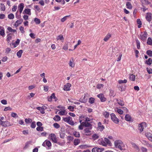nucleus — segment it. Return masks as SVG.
<instances>
[{
    "mask_svg": "<svg viewBox=\"0 0 152 152\" xmlns=\"http://www.w3.org/2000/svg\"><path fill=\"white\" fill-rule=\"evenodd\" d=\"M115 145L116 148H118L121 150H122L123 143L120 140H116L115 141Z\"/></svg>",
    "mask_w": 152,
    "mask_h": 152,
    "instance_id": "f257e3e1",
    "label": "nucleus"
},
{
    "mask_svg": "<svg viewBox=\"0 0 152 152\" xmlns=\"http://www.w3.org/2000/svg\"><path fill=\"white\" fill-rule=\"evenodd\" d=\"M63 120L64 122L69 125L72 126L74 125V121H72V118L70 116L68 117L63 118Z\"/></svg>",
    "mask_w": 152,
    "mask_h": 152,
    "instance_id": "f03ea898",
    "label": "nucleus"
},
{
    "mask_svg": "<svg viewBox=\"0 0 152 152\" xmlns=\"http://www.w3.org/2000/svg\"><path fill=\"white\" fill-rule=\"evenodd\" d=\"M140 39L143 41H145L147 37V33L146 31L141 32L140 34Z\"/></svg>",
    "mask_w": 152,
    "mask_h": 152,
    "instance_id": "7ed1b4c3",
    "label": "nucleus"
},
{
    "mask_svg": "<svg viewBox=\"0 0 152 152\" xmlns=\"http://www.w3.org/2000/svg\"><path fill=\"white\" fill-rule=\"evenodd\" d=\"M111 119L112 121L116 124H118L119 122V120L116 117L115 114L114 113L110 114Z\"/></svg>",
    "mask_w": 152,
    "mask_h": 152,
    "instance_id": "20e7f679",
    "label": "nucleus"
},
{
    "mask_svg": "<svg viewBox=\"0 0 152 152\" xmlns=\"http://www.w3.org/2000/svg\"><path fill=\"white\" fill-rule=\"evenodd\" d=\"M49 137H50V139L54 142H57V139L56 135L53 133H51L49 135Z\"/></svg>",
    "mask_w": 152,
    "mask_h": 152,
    "instance_id": "39448f33",
    "label": "nucleus"
},
{
    "mask_svg": "<svg viewBox=\"0 0 152 152\" xmlns=\"http://www.w3.org/2000/svg\"><path fill=\"white\" fill-rule=\"evenodd\" d=\"M80 122L81 124L86 127H88L87 128H89L90 129H92V125L90 123L88 122H82V120H80Z\"/></svg>",
    "mask_w": 152,
    "mask_h": 152,
    "instance_id": "423d86ee",
    "label": "nucleus"
},
{
    "mask_svg": "<svg viewBox=\"0 0 152 152\" xmlns=\"http://www.w3.org/2000/svg\"><path fill=\"white\" fill-rule=\"evenodd\" d=\"M146 124L145 122H143L139 124L138 125V129L140 132L143 131L144 127L146 126Z\"/></svg>",
    "mask_w": 152,
    "mask_h": 152,
    "instance_id": "0eeeda50",
    "label": "nucleus"
},
{
    "mask_svg": "<svg viewBox=\"0 0 152 152\" xmlns=\"http://www.w3.org/2000/svg\"><path fill=\"white\" fill-rule=\"evenodd\" d=\"M98 97L99 98L101 102H104L106 100V99L104 96V95L103 94H100L97 95Z\"/></svg>",
    "mask_w": 152,
    "mask_h": 152,
    "instance_id": "6e6552de",
    "label": "nucleus"
},
{
    "mask_svg": "<svg viewBox=\"0 0 152 152\" xmlns=\"http://www.w3.org/2000/svg\"><path fill=\"white\" fill-rule=\"evenodd\" d=\"M104 150V149L102 148H100L98 147H95L92 149V152H102Z\"/></svg>",
    "mask_w": 152,
    "mask_h": 152,
    "instance_id": "1a4fd4ad",
    "label": "nucleus"
},
{
    "mask_svg": "<svg viewBox=\"0 0 152 152\" xmlns=\"http://www.w3.org/2000/svg\"><path fill=\"white\" fill-rule=\"evenodd\" d=\"M89 128H86L84 129V134L86 135H89L91 134V131Z\"/></svg>",
    "mask_w": 152,
    "mask_h": 152,
    "instance_id": "9d476101",
    "label": "nucleus"
},
{
    "mask_svg": "<svg viewBox=\"0 0 152 152\" xmlns=\"http://www.w3.org/2000/svg\"><path fill=\"white\" fill-rule=\"evenodd\" d=\"M71 84L69 83H67L64 86V89L65 91H69L70 90V87L71 86Z\"/></svg>",
    "mask_w": 152,
    "mask_h": 152,
    "instance_id": "9b49d317",
    "label": "nucleus"
},
{
    "mask_svg": "<svg viewBox=\"0 0 152 152\" xmlns=\"http://www.w3.org/2000/svg\"><path fill=\"white\" fill-rule=\"evenodd\" d=\"M11 125V124L9 122L7 121H3L1 126H3L6 127L7 126H9Z\"/></svg>",
    "mask_w": 152,
    "mask_h": 152,
    "instance_id": "f8f14e48",
    "label": "nucleus"
},
{
    "mask_svg": "<svg viewBox=\"0 0 152 152\" xmlns=\"http://www.w3.org/2000/svg\"><path fill=\"white\" fill-rule=\"evenodd\" d=\"M146 19L149 22L151 20V14L150 13H147L146 15Z\"/></svg>",
    "mask_w": 152,
    "mask_h": 152,
    "instance_id": "ddd939ff",
    "label": "nucleus"
},
{
    "mask_svg": "<svg viewBox=\"0 0 152 152\" xmlns=\"http://www.w3.org/2000/svg\"><path fill=\"white\" fill-rule=\"evenodd\" d=\"M145 136L151 141L152 142V134L147 132L145 134Z\"/></svg>",
    "mask_w": 152,
    "mask_h": 152,
    "instance_id": "4468645a",
    "label": "nucleus"
},
{
    "mask_svg": "<svg viewBox=\"0 0 152 152\" xmlns=\"http://www.w3.org/2000/svg\"><path fill=\"white\" fill-rule=\"evenodd\" d=\"M98 143L100 145L103 146H106L105 143L104 142V140H103L102 138L99 139L98 141Z\"/></svg>",
    "mask_w": 152,
    "mask_h": 152,
    "instance_id": "2eb2a0df",
    "label": "nucleus"
},
{
    "mask_svg": "<svg viewBox=\"0 0 152 152\" xmlns=\"http://www.w3.org/2000/svg\"><path fill=\"white\" fill-rule=\"evenodd\" d=\"M87 96L85 95L84 96H82V97L79 99V101L81 102L84 103L86 102L87 98Z\"/></svg>",
    "mask_w": 152,
    "mask_h": 152,
    "instance_id": "dca6fc26",
    "label": "nucleus"
},
{
    "mask_svg": "<svg viewBox=\"0 0 152 152\" xmlns=\"http://www.w3.org/2000/svg\"><path fill=\"white\" fill-rule=\"evenodd\" d=\"M13 34L11 33H9L7 35V40L8 43L10 42V40L12 39Z\"/></svg>",
    "mask_w": 152,
    "mask_h": 152,
    "instance_id": "f3484780",
    "label": "nucleus"
},
{
    "mask_svg": "<svg viewBox=\"0 0 152 152\" xmlns=\"http://www.w3.org/2000/svg\"><path fill=\"white\" fill-rule=\"evenodd\" d=\"M0 35L3 37L5 36L4 28L3 27L1 26H0Z\"/></svg>",
    "mask_w": 152,
    "mask_h": 152,
    "instance_id": "a211bd4d",
    "label": "nucleus"
},
{
    "mask_svg": "<svg viewBox=\"0 0 152 152\" xmlns=\"http://www.w3.org/2000/svg\"><path fill=\"white\" fill-rule=\"evenodd\" d=\"M104 142L105 143L106 146L107 145L109 146H111V143L109 140V139L107 138H104Z\"/></svg>",
    "mask_w": 152,
    "mask_h": 152,
    "instance_id": "6ab92c4d",
    "label": "nucleus"
},
{
    "mask_svg": "<svg viewBox=\"0 0 152 152\" xmlns=\"http://www.w3.org/2000/svg\"><path fill=\"white\" fill-rule=\"evenodd\" d=\"M24 8V4L23 3L20 4L18 6V9L19 10L20 13H21Z\"/></svg>",
    "mask_w": 152,
    "mask_h": 152,
    "instance_id": "aec40b11",
    "label": "nucleus"
},
{
    "mask_svg": "<svg viewBox=\"0 0 152 152\" xmlns=\"http://www.w3.org/2000/svg\"><path fill=\"white\" fill-rule=\"evenodd\" d=\"M58 114L60 115H65L67 114V112L64 110H61L58 113Z\"/></svg>",
    "mask_w": 152,
    "mask_h": 152,
    "instance_id": "412c9836",
    "label": "nucleus"
},
{
    "mask_svg": "<svg viewBox=\"0 0 152 152\" xmlns=\"http://www.w3.org/2000/svg\"><path fill=\"white\" fill-rule=\"evenodd\" d=\"M102 114L106 118H107L109 117L110 114L109 112L104 111L103 112Z\"/></svg>",
    "mask_w": 152,
    "mask_h": 152,
    "instance_id": "4be33fe9",
    "label": "nucleus"
},
{
    "mask_svg": "<svg viewBox=\"0 0 152 152\" xmlns=\"http://www.w3.org/2000/svg\"><path fill=\"white\" fill-rule=\"evenodd\" d=\"M98 126L99 129L101 131H102L104 128V126L100 122L98 123Z\"/></svg>",
    "mask_w": 152,
    "mask_h": 152,
    "instance_id": "5701e85b",
    "label": "nucleus"
},
{
    "mask_svg": "<svg viewBox=\"0 0 152 152\" xmlns=\"http://www.w3.org/2000/svg\"><path fill=\"white\" fill-rule=\"evenodd\" d=\"M117 101L118 104L121 106H123L124 105V102L123 100L121 99H118L117 100Z\"/></svg>",
    "mask_w": 152,
    "mask_h": 152,
    "instance_id": "b1692460",
    "label": "nucleus"
},
{
    "mask_svg": "<svg viewBox=\"0 0 152 152\" xmlns=\"http://www.w3.org/2000/svg\"><path fill=\"white\" fill-rule=\"evenodd\" d=\"M111 35L109 34H108L104 37L103 40L104 41H107L111 37Z\"/></svg>",
    "mask_w": 152,
    "mask_h": 152,
    "instance_id": "393cba45",
    "label": "nucleus"
},
{
    "mask_svg": "<svg viewBox=\"0 0 152 152\" xmlns=\"http://www.w3.org/2000/svg\"><path fill=\"white\" fill-rule=\"evenodd\" d=\"M69 64V66L71 67H74L75 66V64L73 63V58H72L70 60Z\"/></svg>",
    "mask_w": 152,
    "mask_h": 152,
    "instance_id": "a878e982",
    "label": "nucleus"
},
{
    "mask_svg": "<svg viewBox=\"0 0 152 152\" xmlns=\"http://www.w3.org/2000/svg\"><path fill=\"white\" fill-rule=\"evenodd\" d=\"M132 147L135 149L137 151H139L140 150V149L139 148L138 146L135 143H132Z\"/></svg>",
    "mask_w": 152,
    "mask_h": 152,
    "instance_id": "bb28decb",
    "label": "nucleus"
},
{
    "mask_svg": "<svg viewBox=\"0 0 152 152\" xmlns=\"http://www.w3.org/2000/svg\"><path fill=\"white\" fill-rule=\"evenodd\" d=\"M37 109L39 110L41 113L42 114H44L45 113V109L41 107H37Z\"/></svg>",
    "mask_w": 152,
    "mask_h": 152,
    "instance_id": "cd10ccee",
    "label": "nucleus"
},
{
    "mask_svg": "<svg viewBox=\"0 0 152 152\" xmlns=\"http://www.w3.org/2000/svg\"><path fill=\"white\" fill-rule=\"evenodd\" d=\"M145 63L148 65H150L152 63V60L151 58H149L146 61Z\"/></svg>",
    "mask_w": 152,
    "mask_h": 152,
    "instance_id": "c85d7f7f",
    "label": "nucleus"
},
{
    "mask_svg": "<svg viewBox=\"0 0 152 152\" xmlns=\"http://www.w3.org/2000/svg\"><path fill=\"white\" fill-rule=\"evenodd\" d=\"M24 12L26 14H28L29 15H31V10L29 9H26L24 10Z\"/></svg>",
    "mask_w": 152,
    "mask_h": 152,
    "instance_id": "c756f323",
    "label": "nucleus"
},
{
    "mask_svg": "<svg viewBox=\"0 0 152 152\" xmlns=\"http://www.w3.org/2000/svg\"><path fill=\"white\" fill-rule=\"evenodd\" d=\"M125 120L128 121H129L131 120V115L129 114H126L125 115Z\"/></svg>",
    "mask_w": 152,
    "mask_h": 152,
    "instance_id": "7c9ffc66",
    "label": "nucleus"
},
{
    "mask_svg": "<svg viewBox=\"0 0 152 152\" xmlns=\"http://www.w3.org/2000/svg\"><path fill=\"white\" fill-rule=\"evenodd\" d=\"M55 143L57 144L60 146H63L65 144V142L64 140H62L59 142H58L57 141V142H56Z\"/></svg>",
    "mask_w": 152,
    "mask_h": 152,
    "instance_id": "2f4dec72",
    "label": "nucleus"
},
{
    "mask_svg": "<svg viewBox=\"0 0 152 152\" xmlns=\"http://www.w3.org/2000/svg\"><path fill=\"white\" fill-rule=\"evenodd\" d=\"M99 137V136L98 134H93L92 136V138L94 140H96L98 139Z\"/></svg>",
    "mask_w": 152,
    "mask_h": 152,
    "instance_id": "473e14b6",
    "label": "nucleus"
},
{
    "mask_svg": "<svg viewBox=\"0 0 152 152\" xmlns=\"http://www.w3.org/2000/svg\"><path fill=\"white\" fill-rule=\"evenodd\" d=\"M147 44L148 45H152V39L151 38H148L147 39Z\"/></svg>",
    "mask_w": 152,
    "mask_h": 152,
    "instance_id": "72a5a7b5",
    "label": "nucleus"
},
{
    "mask_svg": "<svg viewBox=\"0 0 152 152\" xmlns=\"http://www.w3.org/2000/svg\"><path fill=\"white\" fill-rule=\"evenodd\" d=\"M129 79L132 81H134L135 79V75L132 74L130 75L129 76Z\"/></svg>",
    "mask_w": 152,
    "mask_h": 152,
    "instance_id": "f704fd0d",
    "label": "nucleus"
},
{
    "mask_svg": "<svg viewBox=\"0 0 152 152\" xmlns=\"http://www.w3.org/2000/svg\"><path fill=\"white\" fill-rule=\"evenodd\" d=\"M53 119L56 121H58L60 120L61 118L59 116L56 115L53 118Z\"/></svg>",
    "mask_w": 152,
    "mask_h": 152,
    "instance_id": "c9c22d12",
    "label": "nucleus"
},
{
    "mask_svg": "<svg viewBox=\"0 0 152 152\" xmlns=\"http://www.w3.org/2000/svg\"><path fill=\"white\" fill-rule=\"evenodd\" d=\"M80 140L78 139H75L74 140V144L75 145H78L80 142Z\"/></svg>",
    "mask_w": 152,
    "mask_h": 152,
    "instance_id": "e433bc0d",
    "label": "nucleus"
},
{
    "mask_svg": "<svg viewBox=\"0 0 152 152\" xmlns=\"http://www.w3.org/2000/svg\"><path fill=\"white\" fill-rule=\"evenodd\" d=\"M23 53V50H19L17 53V56L18 58L21 57L22 54Z\"/></svg>",
    "mask_w": 152,
    "mask_h": 152,
    "instance_id": "4c0bfd02",
    "label": "nucleus"
},
{
    "mask_svg": "<svg viewBox=\"0 0 152 152\" xmlns=\"http://www.w3.org/2000/svg\"><path fill=\"white\" fill-rule=\"evenodd\" d=\"M7 30L10 32H15L16 31V30L15 29H13L10 27H8L7 28Z\"/></svg>",
    "mask_w": 152,
    "mask_h": 152,
    "instance_id": "58836bf2",
    "label": "nucleus"
},
{
    "mask_svg": "<svg viewBox=\"0 0 152 152\" xmlns=\"http://www.w3.org/2000/svg\"><path fill=\"white\" fill-rule=\"evenodd\" d=\"M126 6L127 8L130 9H132V6L131 3L129 2H127L126 4Z\"/></svg>",
    "mask_w": 152,
    "mask_h": 152,
    "instance_id": "ea45409f",
    "label": "nucleus"
},
{
    "mask_svg": "<svg viewBox=\"0 0 152 152\" xmlns=\"http://www.w3.org/2000/svg\"><path fill=\"white\" fill-rule=\"evenodd\" d=\"M56 39L57 40H60L62 41H63L64 39L63 36L61 35L58 36Z\"/></svg>",
    "mask_w": 152,
    "mask_h": 152,
    "instance_id": "a19ab883",
    "label": "nucleus"
},
{
    "mask_svg": "<svg viewBox=\"0 0 152 152\" xmlns=\"http://www.w3.org/2000/svg\"><path fill=\"white\" fill-rule=\"evenodd\" d=\"M137 23L139 24L138 26V28H140L141 27V25H142V22L140 19H138L137 20Z\"/></svg>",
    "mask_w": 152,
    "mask_h": 152,
    "instance_id": "79ce46f5",
    "label": "nucleus"
},
{
    "mask_svg": "<svg viewBox=\"0 0 152 152\" xmlns=\"http://www.w3.org/2000/svg\"><path fill=\"white\" fill-rule=\"evenodd\" d=\"M46 145L49 148L51 146V142L48 140H46Z\"/></svg>",
    "mask_w": 152,
    "mask_h": 152,
    "instance_id": "37998d69",
    "label": "nucleus"
},
{
    "mask_svg": "<svg viewBox=\"0 0 152 152\" xmlns=\"http://www.w3.org/2000/svg\"><path fill=\"white\" fill-rule=\"evenodd\" d=\"M137 46L138 49H139L140 48V43L138 39H136Z\"/></svg>",
    "mask_w": 152,
    "mask_h": 152,
    "instance_id": "c03bdc74",
    "label": "nucleus"
},
{
    "mask_svg": "<svg viewBox=\"0 0 152 152\" xmlns=\"http://www.w3.org/2000/svg\"><path fill=\"white\" fill-rule=\"evenodd\" d=\"M73 134L76 137H78L80 136V133L79 132L75 131L73 132Z\"/></svg>",
    "mask_w": 152,
    "mask_h": 152,
    "instance_id": "a18cd8bd",
    "label": "nucleus"
},
{
    "mask_svg": "<svg viewBox=\"0 0 152 152\" xmlns=\"http://www.w3.org/2000/svg\"><path fill=\"white\" fill-rule=\"evenodd\" d=\"M34 21L36 24H38L40 23V19L37 18H35L34 19Z\"/></svg>",
    "mask_w": 152,
    "mask_h": 152,
    "instance_id": "49530a36",
    "label": "nucleus"
},
{
    "mask_svg": "<svg viewBox=\"0 0 152 152\" xmlns=\"http://www.w3.org/2000/svg\"><path fill=\"white\" fill-rule=\"evenodd\" d=\"M14 15L12 13H10L8 15V18L10 19H12L14 18Z\"/></svg>",
    "mask_w": 152,
    "mask_h": 152,
    "instance_id": "de8ad7c7",
    "label": "nucleus"
},
{
    "mask_svg": "<svg viewBox=\"0 0 152 152\" xmlns=\"http://www.w3.org/2000/svg\"><path fill=\"white\" fill-rule=\"evenodd\" d=\"M127 81L126 80H120L118 81V83L119 84L121 83H127Z\"/></svg>",
    "mask_w": 152,
    "mask_h": 152,
    "instance_id": "09e8293b",
    "label": "nucleus"
},
{
    "mask_svg": "<svg viewBox=\"0 0 152 152\" xmlns=\"http://www.w3.org/2000/svg\"><path fill=\"white\" fill-rule=\"evenodd\" d=\"M146 53L149 56L151 57L152 56V51L151 50H148L146 51Z\"/></svg>",
    "mask_w": 152,
    "mask_h": 152,
    "instance_id": "8fccbe9b",
    "label": "nucleus"
},
{
    "mask_svg": "<svg viewBox=\"0 0 152 152\" xmlns=\"http://www.w3.org/2000/svg\"><path fill=\"white\" fill-rule=\"evenodd\" d=\"M70 16V15H69L64 17L63 18L61 19V21L63 22H64L67 19V18L69 17Z\"/></svg>",
    "mask_w": 152,
    "mask_h": 152,
    "instance_id": "3c124183",
    "label": "nucleus"
},
{
    "mask_svg": "<svg viewBox=\"0 0 152 152\" xmlns=\"http://www.w3.org/2000/svg\"><path fill=\"white\" fill-rule=\"evenodd\" d=\"M51 97H52V99H54V100L55 101H56L58 100L57 98L56 97V96H55V94L54 93H53L51 95Z\"/></svg>",
    "mask_w": 152,
    "mask_h": 152,
    "instance_id": "603ef678",
    "label": "nucleus"
},
{
    "mask_svg": "<svg viewBox=\"0 0 152 152\" xmlns=\"http://www.w3.org/2000/svg\"><path fill=\"white\" fill-rule=\"evenodd\" d=\"M89 102L91 104H93L94 102V99L93 98L91 97L89 98Z\"/></svg>",
    "mask_w": 152,
    "mask_h": 152,
    "instance_id": "864d4df0",
    "label": "nucleus"
},
{
    "mask_svg": "<svg viewBox=\"0 0 152 152\" xmlns=\"http://www.w3.org/2000/svg\"><path fill=\"white\" fill-rule=\"evenodd\" d=\"M53 126L56 129H58L60 127V125L57 123L54 124Z\"/></svg>",
    "mask_w": 152,
    "mask_h": 152,
    "instance_id": "5fc2aeb1",
    "label": "nucleus"
},
{
    "mask_svg": "<svg viewBox=\"0 0 152 152\" xmlns=\"http://www.w3.org/2000/svg\"><path fill=\"white\" fill-rule=\"evenodd\" d=\"M36 126V122L35 121H33L32 122L31 124V127L32 128H34Z\"/></svg>",
    "mask_w": 152,
    "mask_h": 152,
    "instance_id": "6e6d98bb",
    "label": "nucleus"
},
{
    "mask_svg": "<svg viewBox=\"0 0 152 152\" xmlns=\"http://www.w3.org/2000/svg\"><path fill=\"white\" fill-rule=\"evenodd\" d=\"M104 85L101 84H98L97 86V88L98 89H100L103 87Z\"/></svg>",
    "mask_w": 152,
    "mask_h": 152,
    "instance_id": "4d7b16f0",
    "label": "nucleus"
},
{
    "mask_svg": "<svg viewBox=\"0 0 152 152\" xmlns=\"http://www.w3.org/2000/svg\"><path fill=\"white\" fill-rule=\"evenodd\" d=\"M43 127L38 126L37 128L36 129L37 131H42L43 130Z\"/></svg>",
    "mask_w": 152,
    "mask_h": 152,
    "instance_id": "13d9d810",
    "label": "nucleus"
},
{
    "mask_svg": "<svg viewBox=\"0 0 152 152\" xmlns=\"http://www.w3.org/2000/svg\"><path fill=\"white\" fill-rule=\"evenodd\" d=\"M68 109L70 111H73L74 110V107L71 106H69Z\"/></svg>",
    "mask_w": 152,
    "mask_h": 152,
    "instance_id": "bf43d9fd",
    "label": "nucleus"
},
{
    "mask_svg": "<svg viewBox=\"0 0 152 152\" xmlns=\"http://www.w3.org/2000/svg\"><path fill=\"white\" fill-rule=\"evenodd\" d=\"M65 134L64 133L61 132L60 133V137L61 139H64L65 137Z\"/></svg>",
    "mask_w": 152,
    "mask_h": 152,
    "instance_id": "052dcab7",
    "label": "nucleus"
},
{
    "mask_svg": "<svg viewBox=\"0 0 152 152\" xmlns=\"http://www.w3.org/2000/svg\"><path fill=\"white\" fill-rule=\"evenodd\" d=\"M25 121L27 123H30L32 121V120L31 119H26Z\"/></svg>",
    "mask_w": 152,
    "mask_h": 152,
    "instance_id": "680f3d73",
    "label": "nucleus"
},
{
    "mask_svg": "<svg viewBox=\"0 0 152 152\" xmlns=\"http://www.w3.org/2000/svg\"><path fill=\"white\" fill-rule=\"evenodd\" d=\"M11 115L12 117H13L14 118H15L16 117H18V116L17 115V114L15 113L12 112L11 114Z\"/></svg>",
    "mask_w": 152,
    "mask_h": 152,
    "instance_id": "e2e57ef3",
    "label": "nucleus"
},
{
    "mask_svg": "<svg viewBox=\"0 0 152 152\" xmlns=\"http://www.w3.org/2000/svg\"><path fill=\"white\" fill-rule=\"evenodd\" d=\"M141 149L143 152H147V149L143 147H141Z\"/></svg>",
    "mask_w": 152,
    "mask_h": 152,
    "instance_id": "0e129e2a",
    "label": "nucleus"
},
{
    "mask_svg": "<svg viewBox=\"0 0 152 152\" xmlns=\"http://www.w3.org/2000/svg\"><path fill=\"white\" fill-rule=\"evenodd\" d=\"M20 40L19 39H17L16 41L15 42V43L16 44V45L14 47V48H15L19 45L20 42Z\"/></svg>",
    "mask_w": 152,
    "mask_h": 152,
    "instance_id": "69168bd1",
    "label": "nucleus"
},
{
    "mask_svg": "<svg viewBox=\"0 0 152 152\" xmlns=\"http://www.w3.org/2000/svg\"><path fill=\"white\" fill-rule=\"evenodd\" d=\"M23 21V20L21 19L19 20H17L16 21V23H17L18 25L21 24Z\"/></svg>",
    "mask_w": 152,
    "mask_h": 152,
    "instance_id": "338daca9",
    "label": "nucleus"
},
{
    "mask_svg": "<svg viewBox=\"0 0 152 152\" xmlns=\"http://www.w3.org/2000/svg\"><path fill=\"white\" fill-rule=\"evenodd\" d=\"M12 110V109L10 107H5L4 109V111H7V110Z\"/></svg>",
    "mask_w": 152,
    "mask_h": 152,
    "instance_id": "774afa93",
    "label": "nucleus"
}]
</instances>
